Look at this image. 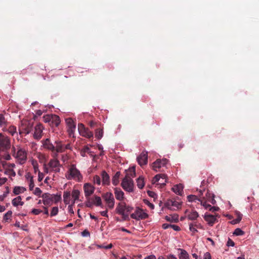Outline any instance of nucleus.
I'll return each mask as SVG.
<instances>
[{
    "instance_id": "nucleus-55",
    "label": "nucleus",
    "mask_w": 259,
    "mask_h": 259,
    "mask_svg": "<svg viewBox=\"0 0 259 259\" xmlns=\"http://www.w3.org/2000/svg\"><path fill=\"white\" fill-rule=\"evenodd\" d=\"M189 229L193 234L198 231L195 228L193 227V224L192 223H190L189 224Z\"/></svg>"
},
{
    "instance_id": "nucleus-13",
    "label": "nucleus",
    "mask_w": 259,
    "mask_h": 259,
    "mask_svg": "<svg viewBox=\"0 0 259 259\" xmlns=\"http://www.w3.org/2000/svg\"><path fill=\"white\" fill-rule=\"evenodd\" d=\"M210 194L207 192L206 194V198H205L204 197L202 196V198H201V200L200 201L201 202V205H202L204 207H205V209H209L211 206L210 204L206 203V201H209L211 202L212 204H214L213 201H215V200L213 199H210Z\"/></svg>"
},
{
    "instance_id": "nucleus-24",
    "label": "nucleus",
    "mask_w": 259,
    "mask_h": 259,
    "mask_svg": "<svg viewBox=\"0 0 259 259\" xmlns=\"http://www.w3.org/2000/svg\"><path fill=\"white\" fill-rule=\"evenodd\" d=\"M56 146L55 151L57 153H62L65 151L64 145L62 144L61 141H56Z\"/></svg>"
},
{
    "instance_id": "nucleus-57",
    "label": "nucleus",
    "mask_w": 259,
    "mask_h": 259,
    "mask_svg": "<svg viewBox=\"0 0 259 259\" xmlns=\"http://www.w3.org/2000/svg\"><path fill=\"white\" fill-rule=\"evenodd\" d=\"M81 235L83 237H89L90 236V233L87 230H85L82 232Z\"/></svg>"
},
{
    "instance_id": "nucleus-42",
    "label": "nucleus",
    "mask_w": 259,
    "mask_h": 259,
    "mask_svg": "<svg viewBox=\"0 0 259 259\" xmlns=\"http://www.w3.org/2000/svg\"><path fill=\"white\" fill-rule=\"evenodd\" d=\"M7 122V120L4 117V115L2 114H0V126L6 125Z\"/></svg>"
},
{
    "instance_id": "nucleus-36",
    "label": "nucleus",
    "mask_w": 259,
    "mask_h": 259,
    "mask_svg": "<svg viewBox=\"0 0 259 259\" xmlns=\"http://www.w3.org/2000/svg\"><path fill=\"white\" fill-rule=\"evenodd\" d=\"M180 250L181 252L179 255V259H189V255L185 250L181 249Z\"/></svg>"
},
{
    "instance_id": "nucleus-47",
    "label": "nucleus",
    "mask_w": 259,
    "mask_h": 259,
    "mask_svg": "<svg viewBox=\"0 0 259 259\" xmlns=\"http://www.w3.org/2000/svg\"><path fill=\"white\" fill-rule=\"evenodd\" d=\"M58 213V207L57 206L53 207L51 212V216L53 217L56 215Z\"/></svg>"
},
{
    "instance_id": "nucleus-61",
    "label": "nucleus",
    "mask_w": 259,
    "mask_h": 259,
    "mask_svg": "<svg viewBox=\"0 0 259 259\" xmlns=\"http://www.w3.org/2000/svg\"><path fill=\"white\" fill-rule=\"evenodd\" d=\"M170 228H172L174 230L178 231L180 230V228L177 225H171V226Z\"/></svg>"
},
{
    "instance_id": "nucleus-6",
    "label": "nucleus",
    "mask_w": 259,
    "mask_h": 259,
    "mask_svg": "<svg viewBox=\"0 0 259 259\" xmlns=\"http://www.w3.org/2000/svg\"><path fill=\"white\" fill-rule=\"evenodd\" d=\"M102 197L105 201L107 207L109 209H113L115 203L113 195L111 192H107L103 194Z\"/></svg>"
},
{
    "instance_id": "nucleus-50",
    "label": "nucleus",
    "mask_w": 259,
    "mask_h": 259,
    "mask_svg": "<svg viewBox=\"0 0 259 259\" xmlns=\"http://www.w3.org/2000/svg\"><path fill=\"white\" fill-rule=\"evenodd\" d=\"M234 234L237 236H240L244 234V232L239 228H237L235 230Z\"/></svg>"
},
{
    "instance_id": "nucleus-11",
    "label": "nucleus",
    "mask_w": 259,
    "mask_h": 259,
    "mask_svg": "<svg viewBox=\"0 0 259 259\" xmlns=\"http://www.w3.org/2000/svg\"><path fill=\"white\" fill-rule=\"evenodd\" d=\"M95 187L90 183H85L83 185V190L84 195L86 198L90 197V196L94 193L95 191Z\"/></svg>"
},
{
    "instance_id": "nucleus-9",
    "label": "nucleus",
    "mask_w": 259,
    "mask_h": 259,
    "mask_svg": "<svg viewBox=\"0 0 259 259\" xmlns=\"http://www.w3.org/2000/svg\"><path fill=\"white\" fill-rule=\"evenodd\" d=\"M66 123L67 125V132L70 137L74 136V133L76 129V124L71 118L66 119Z\"/></svg>"
},
{
    "instance_id": "nucleus-34",
    "label": "nucleus",
    "mask_w": 259,
    "mask_h": 259,
    "mask_svg": "<svg viewBox=\"0 0 259 259\" xmlns=\"http://www.w3.org/2000/svg\"><path fill=\"white\" fill-rule=\"evenodd\" d=\"M72 197L73 199V204H74L75 201L79 199V197L80 195V192L78 190L74 189L72 192Z\"/></svg>"
},
{
    "instance_id": "nucleus-35",
    "label": "nucleus",
    "mask_w": 259,
    "mask_h": 259,
    "mask_svg": "<svg viewBox=\"0 0 259 259\" xmlns=\"http://www.w3.org/2000/svg\"><path fill=\"white\" fill-rule=\"evenodd\" d=\"M26 189L23 187H19V186H16L14 187L13 189V193L15 195H18L22 192H23L24 191H25Z\"/></svg>"
},
{
    "instance_id": "nucleus-64",
    "label": "nucleus",
    "mask_w": 259,
    "mask_h": 259,
    "mask_svg": "<svg viewBox=\"0 0 259 259\" xmlns=\"http://www.w3.org/2000/svg\"><path fill=\"white\" fill-rule=\"evenodd\" d=\"M147 193L149 196L153 197V198H154L155 196H156V194L154 192H152V191H148L147 192Z\"/></svg>"
},
{
    "instance_id": "nucleus-49",
    "label": "nucleus",
    "mask_w": 259,
    "mask_h": 259,
    "mask_svg": "<svg viewBox=\"0 0 259 259\" xmlns=\"http://www.w3.org/2000/svg\"><path fill=\"white\" fill-rule=\"evenodd\" d=\"M53 197V201H54L55 203L59 202L61 199V195L52 194Z\"/></svg>"
},
{
    "instance_id": "nucleus-30",
    "label": "nucleus",
    "mask_w": 259,
    "mask_h": 259,
    "mask_svg": "<svg viewBox=\"0 0 259 259\" xmlns=\"http://www.w3.org/2000/svg\"><path fill=\"white\" fill-rule=\"evenodd\" d=\"M102 182L103 184H109L110 182V178L108 174L105 171H103L102 172Z\"/></svg>"
},
{
    "instance_id": "nucleus-10",
    "label": "nucleus",
    "mask_w": 259,
    "mask_h": 259,
    "mask_svg": "<svg viewBox=\"0 0 259 259\" xmlns=\"http://www.w3.org/2000/svg\"><path fill=\"white\" fill-rule=\"evenodd\" d=\"M33 124L32 123L28 121H24L22 122L21 125V130H20L19 133L22 134L23 132L26 134H28L32 130Z\"/></svg>"
},
{
    "instance_id": "nucleus-32",
    "label": "nucleus",
    "mask_w": 259,
    "mask_h": 259,
    "mask_svg": "<svg viewBox=\"0 0 259 259\" xmlns=\"http://www.w3.org/2000/svg\"><path fill=\"white\" fill-rule=\"evenodd\" d=\"M120 176V171H117L114 176L113 177L112 179V182L113 185L116 186L118 184L119 181V177Z\"/></svg>"
},
{
    "instance_id": "nucleus-56",
    "label": "nucleus",
    "mask_w": 259,
    "mask_h": 259,
    "mask_svg": "<svg viewBox=\"0 0 259 259\" xmlns=\"http://www.w3.org/2000/svg\"><path fill=\"white\" fill-rule=\"evenodd\" d=\"M41 212H42V210L38 209H35V208L33 209L31 211V212L35 215H38Z\"/></svg>"
},
{
    "instance_id": "nucleus-39",
    "label": "nucleus",
    "mask_w": 259,
    "mask_h": 259,
    "mask_svg": "<svg viewBox=\"0 0 259 259\" xmlns=\"http://www.w3.org/2000/svg\"><path fill=\"white\" fill-rule=\"evenodd\" d=\"M7 131L12 136H14V134L16 133V127L14 125H11L9 127Z\"/></svg>"
},
{
    "instance_id": "nucleus-4",
    "label": "nucleus",
    "mask_w": 259,
    "mask_h": 259,
    "mask_svg": "<svg viewBox=\"0 0 259 259\" xmlns=\"http://www.w3.org/2000/svg\"><path fill=\"white\" fill-rule=\"evenodd\" d=\"M13 155L20 162H24L27 159V153L26 151L22 148H19L17 153L15 152V148H12Z\"/></svg>"
},
{
    "instance_id": "nucleus-37",
    "label": "nucleus",
    "mask_w": 259,
    "mask_h": 259,
    "mask_svg": "<svg viewBox=\"0 0 259 259\" xmlns=\"http://www.w3.org/2000/svg\"><path fill=\"white\" fill-rule=\"evenodd\" d=\"M103 132L101 128H97L95 132V137L98 139H100L103 137Z\"/></svg>"
},
{
    "instance_id": "nucleus-40",
    "label": "nucleus",
    "mask_w": 259,
    "mask_h": 259,
    "mask_svg": "<svg viewBox=\"0 0 259 259\" xmlns=\"http://www.w3.org/2000/svg\"><path fill=\"white\" fill-rule=\"evenodd\" d=\"M165 219L166 220V221H169V222H176L178 220V217L177 215H176V216H171V215L167 216V215L165 217Z\"/></svg>"
},
{
    "instance_id": "nucleus-52",
    "label": "nucleus",
    "mask_w": 259,
    "mask_h": 259,
    "mask_svg": "<svg viewBox=\"0 0 259 259\" xmlns=\"http://www.w3.org/2000/svg\"><path fill=\"white\" fill-rule=\"evenodd\" d=\"M166 179L165 178V179H161V180H160L159 181L160 182L158 183L157 184V185H159L160 186V187L161 188H162L163 187L165 184H166Z\"/></svg>"
},
{
    "instance_id": "nucleus-16",
    "label": "nucleus",
    "mask_w": 259,
    "mask_h": 259,
    "mask_svg": "<svg viewBox=\"0 0 259 259\" xmlns=\"http://www.w3.org/2000/svg\"><path fill=\"white\" fill-rule=\"evenodd\" d=\"M43 127L41 124H37L34 129L33 137L36 140H39L42 137Z\"/></svg>"
},
{
    "instance_id": "nucleus-17",
    "label": "nucleus",
    "mask_w": 259,
    "mask_h": 259,
    "mask_svg": "<svg viewBox=\"0 0 259 259\" xmlns=\"http://www.w3.org/2000/svg\"><path fill=\"white\" fill-rule=\"evenodd\" d=\"M42 202L45 205H51L53 203L52 194L48 193H44L41 196Z\"/></svg>"
},
{
    "instance_id": "nucleus-51",
    "label": "nucleus",
    "mask_w": 259,
    "mask_h": 259,
    "mask_svg": "<svg viewBox=\"0 0 259 259\" xmlns=\"http://www.w3.org/2000/svg\"><path fill=\"white\" fill-rule=\"evenodd\" d=\"M12 212L10 210L8 211L4 216V220L6 221L8 220L12 216Z\"/></svg>"
},
{
    "instance_id": "nucleus-2",
    "label": "nucleus",
    "mask_w": 259,
    "mask_h": 259,
    "mask_svg": "<svg viewBox=\"0 0 259 259\" xmlns=\"http://www.w3.org/2000/svg\"><path fill=\"white\" fill-rule=\"evenodd\" d=\"M66 177L69 180H73L78 182H80L83 180L82 174L74 164L70 165L66 175Z\"/></svg>"
},
{
    "instance_id": "nucleus-62",
    "label": "nucleus",
    "mask_w": 259,
    "mask_h": 259,
    "mask_svg": "<svg viewBox=\"0 0 259 259\" xmlns=\"http://www.w3.org/2000/svg\"><path fill=\"white\" fill-rule=\"evenodd\" d=\"M227 245L234 246L235 245V243L233 240H232L231 239H229L227 242Z\"/></svg>"
},
{
    "instance_id": "nucleus-25",
    "label": "nucleus",
    "mask_w": 259,
    "mask_h": 259,
    "mask_svg": "<svg viewBox=\"0 0 259 259\" xmlns=\"http://www.w3.org/2000/svg\"><path fill=\"white\" fill-rule=\"evenodd\" d=\"M198 217V213L194 210H192L191 211L189 212V213L187 215L188 219L191 221L196 220Z\"/></svg>"
},
{
    "instance_id": "nucleus-28",
    "label": "nucleus",
    "mask_w": 259,
    "mask_h": 259,
    "mask_svg": "<svg viewBox=\"0 0 259 259\" xmlns=\"http://www.w3.org/2000/svg\"><path fill=\"white\" fill-rule=\"evenodd\" d=\"M70 192L69 191H64L63 193V200L65 204H69L70 201Z\"/></svg>"
},
{
    "instance_id": "nucleus-63",
    "label": "nucleus",
    "mask_w": 259,
    "mask_h": 259,
    "mask_svg": "<svg viewBox=\"0 0 259 259\" xmlns=\"http://www.w3.org/2000/svg\"><path fill=\"white\" fill-rule=\"evenodd\" d=\"M203 259H211L210 254L209 252H206L204 254Z\"/></svg>"
},
{
    "instance_id": "nucleus-54",
    "label": "nucleus",
    "mask_w": 259,
    "mask_h": 259,
    "mask_svg": "<svg viewBox=\"0 0 259 259\" xmlns=\"http://www.w3.org/2000/svg\"><path fill=\"white\" fill-rule=\"evenodd\" d=\"M144 202L145 204L147 205L151 209H153L154 208V205L150 203L148 200L144 199Z\"/></svg>"
},
{
    "instance_id": "nucleus-58",
    "label": "nucleus",
    "mask_w": 259,
    "mask_h": 259,
    "mask_svg": "<svg viewBox=\"0 0 259 259\" xmlns=\"http://www.w3.org/2000/svg\"><path fill=\"white\" fill-rule=\"evenodd\" d=\"M44 175L43 173L41 172L40 171H39V173L38 174V181L39 182H41L42 179H44Z\"/></svg>"
},
{
    "instance_id": "nucleus-26",
    "label": "nucleus",
    "mask_w": 259,
    "mask_h": 259,
    "mask_svg": "<svg viewBox=\"0 0 259 259\" xmlns=\"http://www.w3.org/2000/svg\"><path fill=\"white\" fill-rule=\"evenodd\" d=\"M12 203L14 206H22L24 204V202L22 201V198L20 196L14 198L12 201Z\"/></svg>"
},
{
    "instance_id": "nucleus-20",
    "label": "nucleus",
    "mask_w": 259,
    "mask_h": 259,
    "mask_svg": "<svg viewBox=\"0 0 259 259\" xmlns=\"http://www.w3.org/2000/svg\"><path fill=\"white\" fill-rule=\"evenodd\" d=\"M114 194L117 200H122L124 198V193L120 188H114Z\"/></svg>"
},
{
    "instance_id": "nucleus-19",
    "label": "nucleus",
    "mask_w": 259,
    "mask_h": 259,
    "mask_svg": "<svg viewBox=\"0 0 259 259\" xmlns=\"http://www.w3.org/2000/svg\"><path fill=\"white\" fill-rule=\"evenodd\" d=\"M217 217H218V215L215 216L211 214H205L204 218L208 225L212 226L217 221Z\"/></svg>"
},
{
    "instance_id": "nucleus-53",
    "label": "nucleus",
    "mask_w": 259,
    "mask_h": 259,
    "mask_svg": "<svg viewBox=\"0 0 259 259\" xmlns=\"http://www.w3.org/2000/svg\"><path fill=\"white\" fill-rule=\"evenodd\" d=\"M41 193H42L41 190H40V188H39L38 187L35 188V189L33 192V194L38 196H40Z\"/></svg>"
},
{
    "instance_id": "nucleus-48",
    "label": "nucleus",
    "mask_w": 259,
    "mask_h": 259,
    "mask_svg": "<svg viewBox=\"0 0 259 259\" xmlns=\"http://www.w3.org/2000/svg\"><path fill=\"white\" fill-rule=\"evenodd\" d=\"M93 182L94 184H96L98 185L101 184V179L98 175H95L93 178Z\"/></svg>"
},
{
    "instance_id": "nucleus-18",
    "label": "nucleus",
    "mask_w": 259,
    "mask_h": 259,
    "mask_svg": "<svg viewBox=\"0 0 259 259\" xmlns=\"http://www.w3.org/2000/svg\"><path fill=\"white\" fill-rule=\"evenodd\" d=\"M205 191V190H199V197L196 195H190L187 196V199L189 202H196L197 200L200 201L201 200V198H202L203 192Z\"/></svg>"
},
{
    "instance_id": "nucleus-29",
    "label": "nucleus",
    "mask_w": 259,
    "mask_h": 259,
    "mask_svg": "<svg viewBox=\"0 0 259 259\" xmlns=\"http://www.w3.org/2000/svg\"><path fill=\"white\" fill-rule=\"evenodd\" d=\"M167 178V176L165 174H158L156 175L152 180V183L155 184L159 183L158 182L160 180V179H165Z\"/></svg>"
},
{
    "instance_id": "nucleus-45",
    "label": "nucleus",
    "mask_w": 259,
    "mask_h": 259,
    "mask_svg": "<svg viewBox=\"0 0 259 259\" xmlns=\"http://www.w3.org/2000/svg\"><path fill=\"white\" fill-rule=\"evenodd\" d=\"M87 200L85 202V205L88 207L92 208L94 205L92 198L90 197L86 198Z\"/></svg>"
},
{
    "instance_id": "nucleus-59",
    "label": "nucleus",
    "mask_w": 259,
    "mask_h": 259,
    "mask_svg": "<svg viewBox=\"0 0 259 259\" xmlns=\"http://www.w3.org/2000/svg\"><path fill=\"white\" fill-rule=\"evenodd\" d=\"M7 181V178H0V186L4 184Z\"/></svg>"
},
{
    "instance_id": "nucleus-41",
    "label": "nucleus",
    "mask_w": 259,
    "mask_h": 259,
    "mask_svg": "<svg viewBox=\"0 0 259 259\" xmlns=\"http://www.w3.org/2000/svg\"><path fill=\"white\" fill-rule=\"evenodd\" d=\"M32 165L33 167L34 171L35 173H36L38 172V174L39 173V170L38 169V164L36 160H33L32 161Z\"/></svg>"
},
{
    "instance_id": "nucleus-12",
    "label": "nucleus",
    "mask_w": 259,
    "mask_h": 259,
    "mask_svg": "<svg viewBox=\"0 0 259 259\" xmlns=\"http://www.w3.org/2000/svg\"><path fill=\"white\" fill-rule=\"evenodd\" d=\"M168 160L165 159H157L155 162L152 163V168L154 170L157 171V169H159L162 166H165Z\"/></svg>"
},
{
    "instance_id": "nucleus-22",
    "label": "nucleus",
    "mask_w": 259,
    "mask_h": 259,
    "mask_svg": "<svg viewBox=\"0 0 259 259\" xmlns=\"http://www.w3.org/2000/svg\"><path fill=\"white\" fill-rule=\"evenodd\" d=\"M44 146L45 148L48 149L49 150L52 151H54L55 150V147L53 145V144L50 142L49 139H47L43 143Z\"/></svg>"
},
{
    "instance_id": "nucleus-7",
    "label": "nucleus",
    "mask_w": 259,
    "mask_h": 259,
    "mask_svg": "<svg viewBox=\"0 0 259 259\" xmlns=\"http://www.w3.org/2000/svg\"><path fill=\"white\" fill-rule=\"evenodd\" d=\"M148 215L146 212H144L142 209L137 208L134 213L131 214V217L132 219L139 220L147 218Z\"/></svg>"
},
{
    "instance_id": "nucleus-15",
    "label": "nucleus",
    "mask_w": 259,
    "mask_h": 259,
    "mask_svg": "<svg viewBox=\"0 0 259 259\" xmlns=\"http://www.w3.org/2000/svg\"><path fill=\"white\" fill-rule=\"evenodd\" d=\"M137 161L141 166L147 164L148 162V155L147 152H143L138 156Z\"/></svg>"
},
{
    "instance_id": "nucleus-33",
    "label": "nucleus",
    "mask_w": 259,
    "mask_h": 259,
    "mask_svg": "<svg viewBox=\"0 0 259 259\" xmlns=\"http://www.w3.org/2000/svg\"><path fill=\"white\" fill-rule=\"evenodd\" d=\"M125 176H127L129 178L131 179L134 178L136 176L135 167L133 166L130 168L126 172Z\"/></svg>"
},
{
    "instance_id": "nucleus-1",
    "label": "nucleus",
    "mask_w": 259,
    "mask_h": 259,
    "mask_svg": "<svg viewBox=\"0 0 259 259\" xmlns=\"http://www.w3.org/2000/svg\"><path fill=\"white\" fill-rule=\"evenodd\" d=\"M134 208L133 207L127 205L124 202H121L118 203L115 209V211L117 213L122 216L123 220L125 221L128 220V214Z\"/></svg>"
},
{
    "instance_id": "nucleus-38",
    "label": "nucleus",
    "mask_w": 259,
    "mask_h": 259,
    "mask_svg": "<svg viewBox=\"0 0 259 259\" xmlns=\"http://www.w3.org/2000/svg\"><path fill=\"white\" fill-rule=\"evenodd\" d=\"M137 186L139 189H142L144 186V182L142 178L139 177L137 180Z\"/></svg>"
},
{
    "instance_id": "nucleus-14",
    "label": "nucleus",
    "mask_w": 259,
    "mask_h": 259,
    "mask_svg": "<svg viewBox=\"0 0 259 259\" xmlns=\"http://www.w3.org/2000/svg\"><path fill=\"white\" fill-rule=\"evenodd\" d=\"M50 167L52 168L53 170L55 172H59L60 170L59 168L60 166V162L57 159H51L49 164Z\"/></svg>"
},
{
    "instance_id": "nucleus-31",
    "label": "nucleus",
    "mask_w": 259,
    "mask_h": 259,
    "mask_svg": "<svg viewBox=\"0 0 259 259\" xmlns=\"http://www.w3.org/2000/svg\"><path fill=\"white\" fill-rule=\"evenodd\" d=\"M92 199L94 205L97 206H101L103 207L102 200L99 196H95L94 198H92Z\"/></svg>"
},
{
    "instance_id": "nucleus-5",
    "label": "nucleus",
    "mask_w": 259,
    "mask_h": 259,
    "mask_svg": "<svg viewBox=\"0 0 259 259\" xmlns=\"http://www.w3.org/2000/svg\"><path fill=\"white\" fill-rule=\"evenodd\" d=\"M11 143L9 138L2 133H0V149L3 150L10 148Z\"/></svg>"
},
{
    "instance_id": "nucleus-60",
    "label": "nucleus",
    "mask_w": 259,
    "mask_h": 259,
    "mask_svg": "<svg viewBox=\"0 0 259 259\" xmlns=\"http://www.w3.org/2000/svg\"><path fill=\"white\" fill-rule=\"evenodd\" d=\"M219 209V208L218 207L211 206H210V208H209V210L212 212H214V211H218Z\"/></svg>"
},
{
    "instance_id": "nucleus-43",
    "label": "nucleus",
    "mask_w": 259,
    "mask_h": 259,
    "mask_svg": "<svg viewBox=\"0 0 259 259\" xmlns=\"http://www.w3.org/2000/svg\"><path fill=\"white\" fill-rule=\"evenodd\" d=\"M4 174L5 175H8L12 177H15L16 176V172L15 171L12 169H7L5 172Z\"/></svg>"
},
{
    "instance_id": "nucleus-23",
    "label": "nucleus",
    "mask_w": 259,
    "mask_h": 259,
    "mask_svg": "<svg viewBox=\"0 0 259 259\" xmlns=\"http://www.w3.org/2000/svg\"><path fill=\"white\" fill-rule=\"evenodd\" d=\"M60 123V117L57 115L53 114L50 124L57 127L59 125Z\"/></svg>"
},
{
    "instance_id": "nucleus-27",
    "label": "nucleus",
    "mask_w": 259,
    "mask_h": 259,
    "mask_svg": "<svg viewBox=\"0 0 259 259\" xmlns=\"http://www.w3.org/2000/svg\"><path fill=\"white\" fill-rule=\"evenodd\" d=\"M183 187L182 185H175L172 188V191L177 194L181 195L183 192Z\"/></svg>"
},
{
    "instance_id": "nucleus-44",
    "label": "nucleus",
    "mask_w": 259,
    "mask_h": 259,
    "mask_svg": "<svg viewBox=\"0 0 259 259\" xmlns=\"http://www.w3.org/2000/svg\"><path fill=\"white\" fill-rule=\"evenodd\" d=\"M52 115H46L43 116V120L46 123H49L50 124Z\"/></svg>"
},
{
    "instance_id": "nucleus-46",
    "label": "nucleus",
    "mask_w": 259,
    "mask_h": 259,
    "mask_svg": "<svg viewBox=\"0 0 259 259\" xmlns=\"http://www.w3.org/2000/svg\"><path fill=\"white\" fill-rule=\"evenodd\" d=\"M29 177H30L29 184V190L30 191H32L34 187V181H33L32 176H29Z\"/></svg>"
},
{
    "instance_id": "nucleus-21",
    "label": "nucleus",
    "mask_w": 259,
    "mask_h": 259,
    "mask_svg": "<svg viewBox=\"0 0 259 259\" xmlns=\"http://www.w3.org/2000/svg\"><path fill=\"white\" fill-rule=\"evenodd\" d=\"M166 205L167 207L170 208L171 207H175L178 208L181 207V203L178 202L175 200H168L166 203Z\"/></svg>"
},
{
    "instance_id": "nucleus-3",
    "label": "nucleus",
    "mask_w": 259,
    "mask_h": 259,
    "mask_svg": "<svg viewBox=\"0 0 259 259\" xmlns=\"http://www.w3.org/2000/svg\"><path fill=\"white\" fill-rule=\"evenodd\" d=\"M121 186L125 191L129 192H133L134 191V182L132 179L125 176L122 180Z\"/></svg>"
},
{
    "instance_id": "nucleus-8",
    "label": "nucleus",
    "mask_w": 259,
    "mask_h": 259,
    "mask_svg": "<svg viewBox=\"0 0 259 259\" xmlns=\"http://www.w3.org/2000/svg\"><path fill=\"white\" fill-rule=\"evenodd\" d=\"M78 130L80 135L83 137L91 138L93 137V134L89 129L86 128L82 123L78 124Z\"/></svg>"
}]
</instances>
